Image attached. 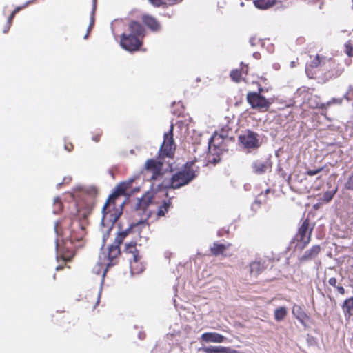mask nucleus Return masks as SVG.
<instances>
[{"label": "nucleus", "mask_w": 353, "mask_h": 353, "mask_svg": "<svg viewBox=\"0 0 353 353\" xmlns=\"http://www.w3.org/2000/svg\"><path fill=\"white\" fill-rule=\"evenodd\" d=\"M152 196L149 194L143 195L137 200L134 208V218L136 219L138 216L139 219H137L136 222L131 223L128 229L119 232L115 237L113 245L120 247V245L123 242L133 228L147 222L152 214L151 211L148 210V207L152 203Z\"/></svg>", "instance_id": "2"}, {"label": "nucleus", "mask_w": 353, "mask_h": 353, "mask_svg": "<svg viewBox=\"0 0 353 353\" xmlns=\"http://www.w3.org/2000/svg\"><path fill=\"white\" fill-rule=\"evenodd\" d=\"M213 142V137L211 138V139L209 141V144L211 145Z\"/></svg>", "instance_id": "48"}, {"label": "nucleus", "mask_w": 353, "mask_h": 353, "mask_svg": "<svg viewBox=\"0 0 353 353\" xmlns=\"http://www.w3.org/2000/svg\"><path fill=\"white\" fill-rule=\"evenodd\" d=\"M130 271L132 274H139L145 270L144 265L141 262V256L138 257L130 258Z\"/></svg>", "instance_id": "18"}, {"label": "nucleus", "mask_w": 353, "mask_h": 353, "mask_svg": "<svg viewBox=\"0 0 353 353\" xmlns=\"http://www.w3.org/2000/svg\"><path fill=\"white\" fill-rule=\"evenodd\" d=\"M54 212L59 213L63 209V203L59 198H56L54 201Z\"/></svg>", "instance_id": "35"}, {"label": "nucleus", "mask_w": 353, "mask_h": 353, "mask_svg": "<svg viewBox=\"0 0 353 353\" xmlns=\"http://www.w3.org/2000/svg\"><path fill=\"white\" fill-rule=\"evenodd\" d=\"M328 69L325 75L328 79L339 77L343 72V68L334 60L330 59L327 61Z\"/></svg>", "instance_id": "12"}, {"label": "nucleus", "mask_w": 353, "mask_h": 353, "mask_svg": "<svg viewBox=\"0 0 353 353\" xmlns=\"http://www.w3.org/2000/svg\"><path fill=\"white\" fill-rule=\"evenodd\" d=\"M321 58L317 54L312 61L306 65L305 72L310 79H316L319 68L321 65Z\"/></svg>", "instance_id": "13"}, {"label": "nucleus", "mask_w": 353, "mask_h": 353, "mask_svg": "<svg viewBox=\"0 0 353 353\" xmlns=\"http://www.w3.org/2000/svg\"><path fill=\"white\" fill-rule=\"evenodd\" d=\"M163 165V162L154 159L147 160L145 164V170L151 174L150 179L151 181H157L163 178L164 174Z\"/></svg>", "instance_id": "10"}, {"label": "nucleus", "mask_w": 353, "mask_h": 353, "mask_svg": "<svg viewBox=\"0 0 353 353\" xmlns=\"http://www.w3.org/2000/svg\"><path fill=\"white\" fill-rule=\"evenodd\" d=\"M124 252L127 254H130L131 257H138L140 256L139 251L137 248V242L131 241L125 244Z\"/></svg>", "instance_id": "25"}, {"label": "nucleus", "mask_w": 353, "mask_h": 353, "mask_svg": "<svg viewBox=\"0 0 353 353\" xmlns=\"http://www.w3.org/2000/svg\"><path fill=\"white\" fill-rule=\"evenodd\" d=\"M171 208V202L170 200L168 201H164L163 205L159 206L157 212V218L159 219L160 217L164 216L165 214L168 212L169 209Z\"/></svg>", "instance_id": "28"}, {"label": "nucleus", "mask_w": 353, "mask_h": 353, "mask_svg": "<svg viewBox=\"0 0 353 353\" xmlns=\"http://www.w3.org/2000/svg\"><path fill=\"white\" fill-rule=\"evenodd\" d=\"M265 269L263 263L260 261H253L250 264V272L255 276L259 275Z\"/></svg>", "instance_id": "26"}, {"label": "nucleus", "mask_w": 353, "mask_h": 353, "mask_svg": "<svg viewBox=\"0 0 353 353\" xmlns=\"http://www.w3.org/2000/svg\"><path fill=\"white\" fill-rule=\"evenodd\" d=\"M108 268H107V264L99 262L92 268V272L98 275L102 274V276H104Z\"/></svg>", "instance_id": "29"}, {"label": "nucleus", "mask_w": 353, "mask_h": 353, "mask_svg": "<svg viewBox=\"0 0 353 353\" xmlns=\"http://www.w3.org/2000/svg\"><path fill=\"white\" fill-rule=\"evenodd\" d=\"M263 88H259V92H249L247 94V102L252 109H256L259 112H264L269 110L272 102L261 94Z\"/></svg>", "instance_id": "8"}, {"label": "nucleus", "mask_w": 353, "mask_h": 353, "mask_svg": "<svg viewBox=\"0 0 353 353\" xmlns=\"http://www.w3.org/2000/svg\"><path fill=\"white\" fill-rule=\"evenodd\" d=\"M150 2L156 7H159L164 4H175L178 0H149Z\"/></svg>", "instance_id": "33"}, {"label": "nucleus", "mask_w": 353, "mask_h": 353, "mask_svg": "<svg viewBox=\"0 0 353 353\" xmlns=\"http://www.w3.org/2000/svg\"><path fill=\"white\" fill-rule=\"evenodd\" d=\"M252 169L254 172L257 174H262L266 172L268 169L271 168V165L267 161L256 160L252 163Z\"/></svg>", "instance_id": "20"}, {"label": "nucleus", "mask_w": 353, "mask_h": 353, "mask_svg": "<svg viewBox=\"0 0 353 353\" xmlns=\"http://www.w3.org/2000/svg\"><path fill=\"white\" fill-rule=\"evenodd\" d=\"M203 353H238V351L230 347L224 346H208L199 349Z\"/></svg>", "instance_id": "17"}, {"label": "nucleus", "mask_w": 353, "mask_h": 353, "mask_svg": "<svg viewBox=\"0 0 353 353\" xmlns=\"http://www.w3.org/2000/svg\"><path fill=\"white\" fill-rule=\"evenodd\" d=\"M57 248H59V243H58V242H57Z\"/></svg>", "instance_id": "49"}, {"label": "nucleus", "mask_w": 353, "mask_h": 353, "mask_svg": "<svg viewBox=\"0 0 353 353\" xmlns=\"http://www.w3.org/2000/svg\"><path fill=\"white\" fill-rule=\"evenodd\" d=\"M270 190L267 189L265 192H261L259 194L255 200V202L259 204L265 203L267 201V195L269 194Z\"/></svg>", "instance_id": "34"}, {"label": "nucleus", "mask_w": 353, "mask_h": 353, "mask_svg": "<svg viewBox=\"0 0 353 353\" xmlns=\"http://www.w3.org/2000/svg\"><path fill=\"white\" fill-rule=\"evenodd\" d=\"M341 308L346 319L353 316V296L344 300Z\"/></svg>", "instance_id": "21"}, {"label": "nucleus", "mask_w": 353, "mask_h": 353, "mask_svg": "<svg viewBox=\"0 0 353 353\" xmlns=\"http://www.w3.org/2000/svg\"><path fill=\"white\" fill-rule=\"evenodd\" d=\"M259 134L247 130L239 136V141L246 149H256L260 146Z\"/></svg>", "instance_id": "11"}, {"label": "nucleus", "mask_w": 353, "mask_h": 353, "mask_svg": "<svg viewBox=\"0 0 353 353\" xmlns=\"http://www.w3.org/2000/svg\"><path fill=\"white\" fill-rule=\"evenodd\" d=\"M335 192H336V190L334 192H332V191L325 192L323 195L322 201L325 203L330 202L334 197Z\"/></svg>", "instance_id": "38"}, {"label": "nucleus", "mask_w": 353, "mask_h": 353, "mask_svg": "<svg viewBox=\"0 0 353 353\" xmlns=\"http://www.w3.org/2000/svg\"><path fill=\"white\" fill-rule=\"evenodd\" d=\"M230 246V243L223 244L214 242L213 246L210 248V252L213 256L223 254V252Z\"/></svg>", "instance_id": "24"}, {"label": "nucleus", "mask_w": 353, "mask_h": 353, "mask_svg": "<svg viewBox=\"0 0 353 353\" xmlns=\"http://www.w3.org/2000/svg\"><path fill=\"white\" fill-rule=\"evenodd\" d=\"M344 186L347 190H353V171L348 176Z\"/></svg>", "instance_id": "36"}, {"label": "nucleus", "mask_w": 353, "mask_h": 353, "mask_svg": "<svg viewBox=\"0 0 353 353\" xmlns=\"http://www.w3.org/2000/svg\"><path fill=\"white\" fill-rule=\"evenodd\" d=\"M30 3V2L28 1L24 6H17V8H14V10L12 12L10 15L8 17V19L7 22H6V24L4 26V27L3 28V33H7L9 31V30L10 28V26H11V24L12 23L13 19L14 18L16 14L18 13L21 10L24 8Z\"/></svg>", "instance_id": "23"}, {"label": "nucleus", "mask_w": 353, "mask_h": 353, "mask_svg": "<svg viewBox=\"0 0 353 353\" xmlns=\"http://www.w3.org/2000/svg\"><path fill=\"white\" fill-rule=\"evenodd\" d=\"M345 52L349 57H353V45L351 41H348L345 43Z\"/></svg>", "instance_id": "37"}, {"label": "nucleus", "mask_w": 353, "mask_h": 353, "mask_svg": "<svg viewBox=\"0 0 353 353\" xmlns=\"http://www.w3.org/2000/svg\"><path fill=\"white\" fill-rule=\"evenodd\" d=\"M94 18H93V17H92L90 24V26H89L88 28V32H87V34H86L85 35V37H84V38H85V39H87V38H88V34H89V32H90L91 31V30L92 29V27H93V26H94Z\"/></svg>", "instance_id": "43"}, {"label": "nucleus", "mask_w": 353, "mask_h": 353, "mask_svg": "<svg viewBox=\"0 0 353 353\" xmlns=\"http://www.w3.org/2000/svg\"><path fill=\"white\" fill-rule=\"evenodd\" d=\"M287 315V309L285 307L282 306L276 308L274 311V319L277 321L283 320Z\"/></svg>", "instance_id": "30"}, {"label": "nucleus", "mask_w": 353, "mask_h": 353, "mask_svg": "<svg viewBox=\"0 0 353 353\" xmlns=\"http://www.w3.org/2000/svg\"><path fill=\"white\" fill-rule=\"evenodd\" d=\"M133 179L120 183L114 189L113 193L109 196L102 209V222H110L114 224L119 219L121 213L115 210V200L121 195H124L126 191L131 188Z\"/></svg>", "instance_id": "5"}, {"label": "nucleus", "mask_w": 353, "mask_h": 353, "mask_svg": "<svg viewBox=\"0 0 353 353\" xmlns=\"http://www.w3.org/2000/svg\"><path fill=\"white\" fill-rule=\"evenodd\" d=\"M63 268H64V265H58V266L56 268V270H63Z\"/></svg>", "instance_id": "46"}, {"label": "nucleus", "mask_w": 353, "mask_h": 353, "mask_svg": "<svg viewBox=\"0 0 353 353\" xmlns=\"http://www.w3.org/2000/svg\"><path fill=\"white\" fill-rule=\"evenodd\" d=\"M321 250V248L319 245L312 246L299 258V261L304 263L314 259L319 255Z\"/></svg>", "instance_id": "15"}, {"label": "nucleus", "mask_w": 353, "mask_h": 353, "mask_svg": "<svg viewBox=\"0 0 353 353\" xmlns=\"http://www.w3.org/2000/svg\"><path fill=\"white\" fill-rule=\"evenodd\" d=\"M121 254L120 247L112 244L108 248V259L109 262L107 263V268L114 265L117 263V259Z\"/></svg>", "instance_id": "19"}, {"label": "nucleus", "mask_w": 353, "mask_h": 353, "mask_svg": "<svg viewBox=\"0 0 353 353\" xmlns=\"http://www.w3.org/2000/svg\"><path fill=\"white\" fill-rule=\"evenodd\" d=\"M276 3V0H255L254 1V6L262 10H265L273 6Z\"/></svg>", "instance_id": "27"}, {"label": "nucleus", "mask_w": 353, "mask_h": 353, "mask_svg": "<svg viewBox=\"0 0 353 353\" xmlns=\"http://www.w3.org/2000/svg\"><path fill=\"white\" fill-rule=\"evenodd\" d=\"M163 138V142L159 150V155L162 157H172L176 149L173 139V125L170 126L169 132L164 134Z\"/></svg>", "instance_id": "9"}, {"label": "nucleus", "mask_w": 353, "mask_h": 353, "mask_svg": "<svg viewBox=\"0 0 353 353\" xmlns=\"http://www.w3.org/2000/svg\"><path fill=\"white\" fill-rule=\"evenodd\" d=\"M312 231L313 227H310L309 219H305L293 239L296 249L301 251L310 243Z\"/></svg>", "instance_id": "7"}, {"label": "nucleus", "mask_w": 353, "mask_h": 353, "mask_svg": "<svg viewBox=\"0 0 353 353\" xmlns=\"http://www.w3.org/2000/svg\"><path fill=\"white\" fill-rule=\"evenodd\" d=\"M325 167L323 166V167H320L319 168H316V169H308L306 170L305 172V174L306 175H308V176H314L319 173H320L321 172H322L323 170H324Z\"/></svg>", "instance_id": "39"}, {"label": "nucleus", "mask_w": 353, "mask_h": 353, "mask_svg": "<svg viewBox=\"0 0 353 353\" xmlns=\"http://www.w3.org/2000/svg\"><path fill=\"white\" fill-rule=\"evenodd\" d=\"M143 23L152 32H158L161 30V24L154 17L144 14L141 17Z\"/></svg>", "instance_id": "16"}, {"label": "nucleus", "mask_w": 353, "mask_h": 353, "mask_svg": "<svg viewBox=\"0 0 353 353\" xmlns=\"http://www.w3.org/2000/svg\"><path fill=\"white\" fill-rule=\"evenodd\" d=\"M64 148L68 152H71L74 149V145L72 143L65 141L64 144Z\"/></svg>", "instance_id": "42"}, {"label": "nucleus", "mask_w": 353, "mask_h": 353, "mask_svg": "<svg viewBox=\"0 0 353 353\" xmlns=\"http://www.w3.org/2000/svg\"><path fill=\"white\" fill-rule=\"evenodd\" d=\"M91 208L81 203H74V211L69 216L59 220L54 225V231L57 235L69 241L71 244L82 241L86 235V227L88 225V217Z\"/></svg>", "instance_id": "1"}, {"label": "nucleus", "mask_w": 353, "mask_h": 353, "mask_svg": "<svg viewBox=\"0 0 353 353\" xmlns=\"http://www.w3.org/2000/svg\"><path fill=\"white\" fill-rule=\"evenodd\" d=\"M225 337L217 332H205L201 334L200 341L204 343H221L225 341Z\"/></svg>", "instance_id": "14"}, {"label": "nucleus", "mask_w": 353, "mask_h": 353, "mask_svg": "<svg viewBox=\"0 0 353 353\" xmlns=\"http://www.w3.org/2000/svg\"><path fill=\"white\" fill-rule=\"evenodd\" d=\"M292 314L301 323H304L308 319V316L300 305H294L292 308Z\"/></svg>", "instance_id": "22"}, {"label": "nucleus", "mask_w": 353, "mask_h": 353, "mask_svg": "<svg viewBox=\"0 0 353 353\" xmlns=\"http://www.w3.org/2000/svg\"><path fill=\"white\" fill-rule=\"evenodd\" d=\"M99 298H97V301H96V303H95V305L93 306V307H94V308L96 307V305H98V304H99Z\"/></svg>", "instance_id": "47"}, {"label": "nucleus", "mask_w": 353, "mask_h": 353, "mask_svg": "<svg viewBox=\"0 0 353 353\" xmlns=\"http://www.w3.org/2000/svg\"><path fill=\"white\" fill-rule=\"evenodd\" d=\"M133 179L120 183L114 189L113 193L109 196L102 209V222H110L114 224L119 219L121 213L115 210V200L121 195H124L126 191L131 188Z\"/></svg>", "instance_id": "4"}, {"label": "nucleus", "mask_w": 353, "mask_h": 353, "mask_svg": "<svg viewBox=\"0 0 353 353\" xmlns=\"http://www.w3.org/2000/svg\"><path fill=\"white\" fill-rule=\"evenodd\" d=\"M253 57L256 59H260L261 56V54L258 52H254L253 53Z\"/></svg>", "instance_id": "45"}, {"label": "nucleus", "mask_w": 353, "mask_h": 353, "mask_svg": "<svg viewBox=\"0 0 353 353\" xmlns=\"http://www.w3.org/2000/svg\"><path fill=\"white\" fill-rule=\"evenodd\" d=\"M103 134V132L101 130H98L96 132L92 133V140L96 143L99 142L101 139V137Z\"/></svg>", "instance_id": "40"}, {"label": "nucleus", "mask_w": 353, "mask_h": 353, "mask_svg": "<svg viewBox=\"0 0 353 353\" xmlns=\"http://www.w3.org/2000/svg\"><path fill=\"white\" fill-rule=\"evenodd\" d=\"M242 75L241 70H239V69L232 70L230 74V77L232 80L236 83L241 81Z\"/></svg>", "instance_id": "32"}, {"label": "nucleus", "mask_w": 353, "mask_h": 353, "mask_svg": "<svg viewBox=\"0 0 353 353\" xmlns=\"http://www.w3.org/2000/svg\"><path fill=\"white\" fill-rule=\"evenodd\" d=\"M194 162L192 161L187 162L183 170L178 171L172 175L169 185L161 184L158 185L159 188H171L172 189H177L188 184L196 177L195 171L192 168Z\"/></svg>", "instance_id": "6"}, {"label": "nucleus", "mask_w": 353, "mask_h": 353, "mask_svg": "<svg viewBox=\"0 0 353 353\" xmlns=\"http://www.w3.org/2000/svg\"><path fill=\"white\" fill-rule=\"evenodd\" d=\"M145 30L143 25L137 21H131L128 26V32L121 35L120 45L127 51L135 52L143 45Z\"/></svg>", "instance_id": "3"}, {"label": "nucleus", "mask_w": 353, "mask_h": 353, "mask_svg": "<svg viewBox=\"0 0 353 353\" xmlns=\"http://www.w3.org/2000/svg\"><path fill=\"white\" fill-rule=\"evenodd\" d=\"M328 283L331 286L335 288L339 294H341L342 295L345 294V288L342 285H337V280L336 278H334V277L330 278L328 279Z\"/></svg>", "instance_id": "31"}, {"label": "nucleus", "mask_w": 353, "mask_h": 353, "mask_svg": "<svg viewBox=\"0 0 353 353\" xmlns=\"http://www.w3.org/2000/svg\"><path fill=\"white\" fill-rule=\"evenodd\" d=\"M239 70H241L242 74L247 75L248 72V65L247 64H244L243 63H241V68Z\"/></svg>", "instance_id": "41"}, {"label": "nucleus", "mask_w": 353, "mask_h": 353, "mask_svg": "<svg viewBox=\"0 0 353 353\" xmlns=\"http://www.w3.org/2000/svg\"><path fill=\"white\" fill-rule=\"evenodd\" d=\"M72 257H73V254H70L69 256H61V258L63 259V261L64 262H67V261H71Z\"/></svg>", "instance_id": "44"}]
</instances>
